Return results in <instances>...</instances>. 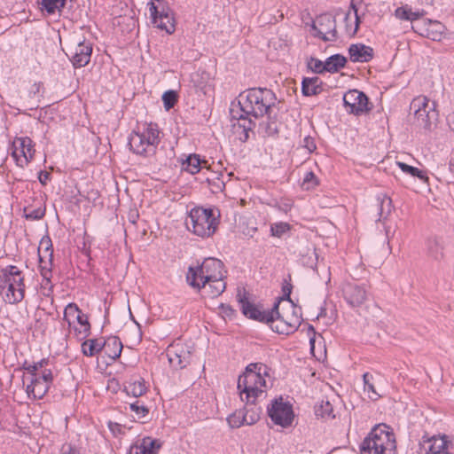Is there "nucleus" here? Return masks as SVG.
<instances>
[{
    "mask_svg": "<svg viewBox=\"0 0 454 454\" xmlns=\"http://www.w3.org/2000/svg\"><path fill=\"white\" fill-rule=\"evenodd\" d=\"M277 102L276 94L267 88H250L239 93L238 104H232L230 112L231 119L237 120L243 129L244 141L248 139V132L255 128V120L273 113Z\"/></svg>",
    "mask_w": 454,
    "mask_h": 454,
    "instance_id": "nucleus-1",
    "label": "nucleus"
},
{
    "mask_svg": "<svg viewBox=\"0 0 454 454\" xmlns=\"http://www.w3.org/2000/svg\"><path fill=\"white\" fill-rule=\"evenodd\" d=\"M282 299H278L270 309H269V317L266 319V325L270 329L278 333L289 335L294 333L301 325V317L298 315L293 305L285 309L280 308Z\"/></svg>",
    "mask_w": 454,
    "mask_h": 454,
    "instance_id": "nucleus-2",
    "label": "nucleus"
},
{
    "mask_svg": "<svg viewBox=\"0 0 454 454\" xmlns=\"http://www.w3.org/2000/svg\"><path fill=\"white\" fill-rule=\"evenodd\" d=\"M360 454H396L395 438L386 425H378L360 444Z\"/></svg>",
    "mask_w": 454,
    "mask_h": 454,
    "instance_id": "nucleus-3",
    "label": "nucleus"
},
{
    "mask_svg": "<svg viewBox=\"0 0 454 454\" xmlns=\"http://www.w3.org/2000/svg\"><path fill=\"white\" fill-rule=\"evenodd\" d=\"M0 294L4 295V301L10 304L24 299V277L17 266L9 265L0 270Z\"/></svg>",
    "mask_w": 454,
    "mask_h": 454,
    "instance_id": "nucleus-4",
    "label": "nucleus"
},
{
    "mask_svg": "<svg viewBox=\"0 0 454 454\" xmlns=\"http://www.w3.org/2000/svg\"><path fill=\"white\" fill-rule=\"evenodd\" d=\"M218 278H224L223 263L212 257L206 258L195 268L189 267L186 276L188 284L198 289H200V283L201 286H205V283Z\"/></svg>",
    "mask_w": 454,
    "mask_h": 454,
    "instance_id": "nucleus-5",
    "label": "nucleus"
},
{
    "mask_svg": "<svg viewBox=\"0 0 454 454\" xmlns=\"http://www.w3.org/2000/svg\"><path fill=\"white\" fill-rule=\"evenodd\" d=\"M160 130L156 123H149L143 131H133L129 137V149L145 157L154 155L160 143Z\"/></svg>",
    "mask_w": 454,
    "mask_h": 454,
    "instance_id": "nucleus-6",
    "label": "nucleus"
},
{
    "mask_svg": "<svg viewBox=\"0 0 454 454\" xmlns=\"http://www.w3.org/2000/svg\"><path fill=\"white\" fill-rule=\"evenodd\" d=\"M211 208L197 207L191 210L189 220L186 221L188 230L192 231L195 235L205 238L215 233L218 220Z\"/></svg>",
    "mask_w": 454,
    "mask_h": 454,
    "instance_id": "nucleus-7",
    "label": "nucleus"
},
{
    "mask_svg": "<svg viewBox=\"0 0 454 454\" xmlns=\"http://www.w3.org/2000/svg\"><path fill=\"white\" fill-rule=\"evenodd\" d=\"M265 386L266 380L260 372H244L238 380L240 398L247 403V405L255 404L257 398L263 395Z\"/></svg>",
    "mask_w": 454,
    "mask_h": 454,
    "instance_id": "nucleus-8",
    "label": "nucleus"
},
{
    "mask_svg": "<svg viewBox=\"0 0 454 454\" xmlns=\"http://www.w3.org/2000/svg\"><path fill=\"white\" fill-rule=\"evenodd\" d=\"M410 108L414 110L417 125L425 129H430L437 121L438 114L435 110V103L430 102L425 96L413 98Z\"/></svg>",
    "mask_w": 454,
    "mask_h": 454,
    "instance_id": "nucleus-9",
    "label": "nucleus"
},
{
    "mask_svg": "<svg viewBox=\"0 0 454 454\" xmlns=\"http://www.w3.org/2000/svg\"><path fill=\"white\" fill-rule=\"evenodd\" d=\"M149 12L153 24L168 34L175 31V22L172 12L164 0H152Z\"/></svg>",
    "mask_w": 454,
    "mask_h": 454,
    "instance_id": "nucleus-10",
    "label": "nucleus"
},
{
    "mask_svg": "<svg viewBox=\"0 0 454 454\" xmlns=\"http://www.w3.org/2000/svg\"><path fill=\"white\" fill-rule=\"evenodd\" d=\"M310 27L314 31L313 35L324 42H334L338 38L336 20L330 13L319 15L316 20H312Z\"/></svg>",
    "mask_w": 454,
    "mask_h": 454,
    "instance_id": "nucleus-11",
    "label": "nucleus"
},
{
    "mask_svg": "<svg viewBox=\"0 0 454 454\" xmlns=\"http://www.w3.org/2000/svg\"><path fill=\"white\" fill-rule=\"evenodd\" d=\"M346 111L354 115H361L372 110V105L365 93L358 90H349L343 96Z\"/></svg>",
    "mask_w": 454,
    "mask_h": 454,
    "instance_id": "nucleus-12",
    "label": "nucleus"
},
{
    "mask_svg": "<svg viewBox=\"0 0 454 454\" xmlns=\"http://www.w3.org/2000/svg\"><path fill=\"white\" fill-rule=\"evenodd\" d=\"M268 415L276 425L282 427L291 426L294 417L291 404L283 402L282 397L271 402V404L268 406Z\"/></svg>",
    "mask_w": 454,
    "mask_h": 454,
    "instance_id": "nucleus-13",
    "label": "nucleus"
},
{
    "mask_svg": "<svg viewBox=\"0 0 454 454\" xmlns=\"http://www.w3.org/2000/svg\"><path fill=\"white\" fill-rule=\"evenodd\" d=\"M92 44L85 40H77L67 45V56L70 59L74 68L85 67L90 60Z\"/></svg>",
    "mask_w": 454,
    "mask_h": 454,
    "instance_id": "nucleus-14",
    "label": "nucleus"
},
{
    "mask_svg": "<svg viewBox=\"0 0 454 454\" xmlns=\"http://www.w3.org/2000/svg\"><path fill=\"white\" fill-rule=\"evenodd\" d=\"M237 301L240 305L242 313L248 318L266 324L269 317V309H264L262 306L254 304L248 300L245 289H238Z\"/></svg>",
    "mask_w": 454,
    "mask_h": 454,
    "instance_id": "nucleus-15",
    "label": "nucleus"
},
{
    "mask_svg": "<svg viewBox=\"0 0 454 454\" xmlns=\"http://www.w3.org/2000/svg\"><path fill=\"white\" fill-rule=\"evenodd\" d=\"M34 143L28 137H17L12 143V155L15 158L17 164L23 168L34 158Z\"/></svg>",
    "mask_w": 454,
    "mask_h": 454,
    "instance_id": "nucleus-16",
    "label": "nucleus"
},
{
    "mask_svg": "<svg viewBox=\"0 0 454 454\" xmlns=\"http://www.w3.org/2000/svg\"><path fill=\"white\" fill-rule=\"evenodd\" d=\"M343 297L352 308L360 307L367 298V291L364 286L347 283L342 287Z\"/></svg>",
    "mask_w": 454,
    "mask_h": 454,
    "instance_id": "nucleus-17",
    "label": "nucleus"
},
{
    "mask_svg": "<svg viewBox=\"0 0 454 454\" xmlns=\"http://www.w3.org/2000/svg\"><path fill=\"white\" fill-rule=\"evenodd\" d=\"M167 356L170 365L176 369H183L190 364L191 354L182 345L172 346Z\"/></svg>",
    "mask_w": 454,
    "mask_h": 454,
    "instance_id": "nucleus-18",
    "label": "nucleus"
},
{
    "mask_svg": "<svg viewBox=\"0 0 454 454\" xmlns=\"http://www.w3.org/2000/svg\"><path fill=\"white\" fill-rule=\"evenodd\" d=\"M28 380L26 387L28 397L42 399L50 389L51 385L42 380L40 375H30Z\"/></svg>",
    "mask_w": 454,
    "mask_h": 454,
    "instance_id": "nucleus-19",
    "label": "nucleus"
},
{
    "mask_svg": "<svg viewBox=\"0 0 454 454\" xmlns=\"http://www.w3.org/2000/svg\"><path fill=\"white\" fill-rule=\"evenodd\" d=\"M348 53L352 62H369L373 58V49L363 43L351 44Z\"/></svg>",
    "mask_w": 454,
    "mask_h": 454,
    "instance_id": "nucleus-20",
    "label": "nucleus"
},
{
    "mask_svg": "<svg viewBox=\"0 0 454 454\" xmlns=\"http://www.w3.org/2000/svg\"><path fill=\"white\" fill-rule=\"evenodd\" d=\"M323 82L317 77H305L301 82V92L303 96H317L323 91Z\"/></svg>",
    "mask_w": 454,
    "mask_h": 454,
    "instance_id": "nucleus-21",
    "label": "nucleus"
},
{
    "mask_svg": "<svg viewBox=\"0 0 454 454\" xmlns=\"http://www.w3.org/2000/svg\"><path fill=\"white\" fill-rule=\"evenodd\" d=\"M266 121L259 124V130L264 137H273L279 132V123L277 121V114L273 113L265 114Z\"/></svg>",
    "mask_w": 454,
    "mask_h": 454,
    "instance_id": "nucleus-22",
    "label": "nucleus"
},
{
    "mask_svg": "<svg viewBox=\"0 0 454 454\" xmlns=\"http://www.w3.org/2000/svg\"><path fill=\"white\" fill-rule=\"evenodd\" d=\"M122 348L123 346L121 341L116 336H111L107 340H104L103 350L105 354L113 360L121 356Z\"/></svg>",
    "mask_w": 454,
    "mask_h": 454,
    "instance_id": "nucleus-23",
    "label": "nucleus"
},
{
    "mask_svg": "<svg viewBox=\"0 0 454 454\" xmlns=\"http://www.w3.org/2000/svg\"><path fill=\"white\" fill-rule=\"evenodd\" d=\"M427 253L433 260L440 261L443 258L442 240L437 237L429 238L426 243Z\"/></svg>",
    "mask_w": 454,
    "mask_h": 454,
    "instance_id": "nucleus-24",
    "label": "nucleus"
},
{
    "mask_svg": "<svg viewBox=\"0 0 454 454\" xmlns=\"http://www.w3.org/2000/svg\"><path fill=\"white\" fill-rule=\"evenodd\" d=\"M226 284L223 278L212 279V281L205 283V286H200V289H203L204 293L210 298L218 297L224 292Z\"/></svg>",
    "mask_w": 454,
    "mask_h": 454,
    "instance_id": "nucleus-25",
    "label": "nucleus"
},
{
    "mask_svg": "<svg viewBox=\"0 0 454 454\" xmlns=\"http://www.w3.org/2000/svg\"><path fill=\"white\" fill-rule=\"evenodd\" d=\"M203 164H207L206 160H201L198 154H190L182 162V169L192 175L200 172Z\"/></svg>",
    "mask_w": 454,
    "mask_h": 454,
    "instance_id": "nucleus-26",
    "label": "nucleus"
},
{
    "mask_svg": "<svg viewBox=\"0 0 454 454\" xmlns=\"http://www.w3.org/2000/svg\"><path fill=\"white\" fill-rule=\"evenodd\" d=\"M347 63V58L341 54H334L330 56L325 61V70L329 73H336L344 67Z\"/></svg>",
    "mask_w": 454,
    "mask_h": 454,
    "instance_id": "nucleus-27",
    "label": "nucleus"
},
{
    "mask_svg": "<svg viewBox=\"0 0 454 454\" xmlns=\"http://www.w3.org/2000/svg\"><path fill=\"white\" fill-rule=\"evenodd\" d=\"M104 349V341L90 339L82 342V352L86 356H93Z\"/></svg>",
    "mask_w": 454,
    "mask_h": 454,
    "instance_id": "nucleus-28",
    "label": "nucleus"
},
{
    "mask_svg": "<svg viewBox=\"0 0 454 454\" xmlns=\"http://www.w3.org/2000/svg\"><path fill=\"white\" fill-rule=\"evenodd\" d=\"M76 321L80 325V328H74L75 334L78 339L83 340L90 334V324L89 323L88 317L83 313L78 314Z\"/></svg>",
    "mask_w": 454,
    "mask_h": 454,
    "instance_id": "nucleus-29",
    "label": "nucleus"
},
{
    "mask_svg": "<svg viewBox=\"0 0 454 454\" xmlns=\"http://www.w3.org/2000/svg\"><path fill=\"white\" fill-rule=\"evenodd\" d=\"M429 446L428 450L426 453H432L433 451L441 452L444 450H448L449 448V441L445 435L442 436H433L428 441Z\"/></svg>",
    "mask_w": 454,
    "mask_h": 454,
    "instance_id": "nucleus-30",
    "label": "nucleus"
},
{
    "mask_svg": "<svg viewBox=\"0 0 454 454\" xmlns=\"http://www.w3.org/2000/svg\"><path fill=\"white\" fill-rule=\"evenodd\" d=\"M125 390L128 395H131L133 397L137 398L146 393L147 387H145V380L141 379L139 380L129 382L128 386L125 387Z\"/></svg>",
    "mask_w": 454,
    "mask_h": 454,
    "instance_id": "nucleus-31",
    "label": "nucleus"
},
{
    "mask_svg": "<svg viewBox=\"0 0 454 454\" xmlns=\"http://www.w3.org/2000/svg\"><path fill=\"white\" fill-rule=\"evenodd\" d=\"M380 221L383 218H387L392 210V200L387 195L379 196L377 198Z\"/></svg>",
    "mask_w": 454,
    "mask_h": 454,
    "instance_id": "nucleus-32",
    "label": "nucleus"
},
{
    "mask_svg": "<svg viewBox=\"0 0 454 454\" xmlns=\"http://www.w3.org/2000/svg\"><path fill=\"white\" fill-rule=\"evenodd\" d=\"M129 409L135 414V418L137 420L145 419L149 415V408L146 406L142 401L136 400L135 402L129 403Z\"/></svg>",
    "mask_w": 454,
    "mask_h": 454,
    "instance_id": "nucleus-33",
    "label": "nucleus"
},
{
    "mask_svg": "<svg viewBox=\"0 0 454 454\" xmlns=\"http://www.w3.org/2000/svg\"><path fill=\"white\" fill-rule=\"evenodd\" d=\"M138 448L145 454H157L158 450L160 448V443L156 439L145 437L143 438L141 444L138 445Z\"/></svg>",
    "mask_w": 454,
    "mask_h": 454,
    "instance_id": "nucleus-34",
    "label": "nucleus"
},
{
    "mask_svg": "<svg viewBox=\"0 0 454 454\" xmlns=\"http://www.w3.org/2000/svg\"><path fill=\"white\" fill-rule=\"evenodd\" d=\"M82 313L77 304L70 302L65 308L63 319L71 326L74 321L77 319V315H81Z\"/></svg>",
    "mask_w": 454,
    "mask_h": 454,
    "instance_id": "nucleus-35",
    "label": "nucleus"
},
{
    "mask_svg": "<svg viewBox=\"0 0 454 454\" xmlns=\"http://www.w3.org/2000/svg\"><path fill=\"white\" fill-rule=\"evenodd\" d=\"M372 380L373 376L369 372H365L363 375V380L364 385V389L365 392L368 393L369 398H371L372 400H378L380 397V395L375 390Z\"/></svg>",
    "mask_w": 454,
    "mask_h": 454,
    "instance_id": "nucleus-36",
    "label": "nucleus"
},
{
    "mask_svg": "<svg viewBox=\"0 0 454 454\" xmlns=\"http://www.w3.org/2000/svg\"><path fill=\"white\" fill-rule=\"evenodd\" d=\"M227 421L231 427L239 428L243 425H247L246 413L243 410H239L230 415Z\"/></svg>",
    "mask_w": 454,
    "mask_h": 454,
    "instance_id": "nucleus-37",
    "label": "nucleus"
},
{
    "mask_svg": "<svg viewBox=\"0 0 454 454\" xmlns=\"http://www.w3.org/2000/svg\"><path fill=\"white\" fill-rule=\"evenodd\" d=\"M243 411H245L246 413L247 425H254L258 421L260 418L259 414L261 412V409L259 407H256L255 404H246Z\"/></svg>",
    "mask_w": 454,
    "mask_h": 454,
    "instance_id": "nucleus-38",
    "label": "nucleus"
},
{
    "mask_svg": "<svg viewBox=\"0 0 454 454\" xmlns=\"http://www.w3.org/2000/svg\"><path fill=\"white\" fill-rule=\"evenodd\" d=\"M316 416L321 418H335L333 414V407L329 401L322 402L320 405L316 407Z\"/></svg>",
    "mask_w": 454,
    "mask_h": 454,
    "instance_id": "nucleus-39",
    "label": "nucleus"
},
{
    "mask_svg": "<svg viewBox=\"0 0 454 454\" xmlns=\"http://www.w3.org/2000/svg\"><path fill=\"white\" fill-rule=\"evenodd\" d=\"M65 2L66 0H42L41 4L49 14H53L65 6Z\"/></svg>",
    "mask_w": 454,
    "mask_h": 454,
    "instance_id": "nucleus-40",
    "label": "nucleus"
},
{
    "mask_svg": "<svg viewBox=\"0 0 454 454\" xmlns=\"http://www.w3.org/2000/svg\"><path fill=\"white\" fill-rule=\"evenodd\" d=\"M318 184V180L313 172H307L303 177L301 187L303 190H311Z\"/></svg>",
    "mask_w": 454,
    "mask_h": 454,
    "instance_id": "nucleus-41",
    "label": "nucleus"
},
{
    "mask_svg": "<svg viewBox=\"0 0 454 454\" xmlns=\"http://www.w3.org/2000/svg\"><path fill=\"white\" fill-rule=\"evenodd\" d=\"M290 229V224L283 222L274 223L270 226L271 235L278 238L282 237Z\"/></svg>",
    "mask_w": 454,
    "mask_h": 454,
    "instance_id": "nucleus-42",
    "label": "nucleus"
},
{
    "mask_svg": "<svg viewBox=\"0 0 454 454\" xmlns=\"http://www.w3.org/2000/svg\"><path fill=\"white\" fill-rule=\"evenodd\" d=\"M162 101L166 110L171 109L177 101L176 92L174 90L165 91L162 95Z\"/></svg>",
    "mask_w": 454,
    "mask_h": 454,
    "instance_id": "nucleus-43",
    "label": "nucleus"
},
{
    "mask_svg": "<svg viewBox=\"0 0 454 454\" xmlns=\"http://www.w3.org/2000/svg\"><path fill=\"white\" fill-rule=\"evenodd\" d=\"M308 67L316 74H323L325 70V62L316 58H310L308 61Z\"/></svg>",
    "mask_w": 454,
    "mask_h": 454,
    "instance_id": "nucleus-44",
    "label": "nucleus"
},
{
    "mask_svg": "<svg viewBox=\"0 0 454 454\" xmlns=\"http://www.w3.org/2000/svg\"><path fill=\"white\" fill-rule=\"evenodd\" d=\"M425 24L426 20L417 21L412 24L411 27L414 32L419 34L420 35L436 40V35H433L432 37L430 36L428 29L424 27Z\"/></svg>",
    "mask_w": 454,
    "mask_h": 454,
    "instance_id": "nucleus-45",
    "label": "nucleus"
},
{
    "mask_svg": "<svg viewBox=\"0 0 454 454\" xmlns=\"http://www.w3.org/2000/svg\"><path fill=\"white\" fill-rule=\"evenodd\" d=\"M48 363H49V360L43 358L37 363L29 364L28 368H27V372L30 375H40L38 371H40V370L43 371V369H45L44 367L48 364Z\"/></svg>",
    "mask_w": 454,
    "mask_h": 454,
    "instance_id": "nucleus-46",
    "label": "nucleus"
},
{
    "mask_svg": "<svg viewBox=\"0 0 454 454\" xmlns=\"http://www.w3.org/2000/svg\"><path fill=\"white\" fill-rule=\"evenodd\" d=\"M45 215V209L42 207H37L35 209H31L28 212L25 209V217L27 220H40Z\"/></svg>",
    "mask_w": 454,
    "mask_h": 454,
    "instance_id": "nucleus-47",
    "label": "nucleus"
},
{
    "mask_svg": "<svg viewBox=\"0 0 454 454\" xmlns=\"http://www.w3.org/2000/svg\"><path fill=\"white\" fill-rule=\"evenodd\" d=\"M266 370H267V367L261 364V363H254V364H250L247 366L246 368V372H253V373H257V372H260V375L262 376V374H266Z\"/></svg>",
    "mask_w": 454,
    "mask_h": 454,
    "instance_id": "nucleus-48",
    "label": "nucleus"
},
{
    "mask_svg": "<svg viewBox=\"0 0 454 454\" xmlns=\"http://www.w3.org/2000/svg\"><path fill=\"white\" fill-rule=\"evenodd\" d=\"M395 16L403 20H410L411 18L410 17V8L408 6L398 7L395 11Z\"/></svg>",
    "mask_w": 454,
    "mask_h": 454,
    "instance_id": "nucleus-49",
    "label": "nucleus"
},
{
    "mask_svg": "<svg viewBox=\"0 0 454 454\" xmlns=\"http://www.w3.org/2000/svg\"><path fill=\"white\" fill-rule=\"evenodd\" d=\"M292 287H293L292 285L289 282H287L286 280H285V284L283 285V287H282L283 297H280L279 299H282L281 301H287L288 302L291 303L290 305L294 306V303L290 299Z\"/></svg>",
    "mask_w": 454,
    "mask_h": 454,
    "instance_id": "nucleus-50",
    "label": "nucleus"
},
{
    "mask_svg": "<svg viewBox=\"0 0 454 454\" xmlns=\"http://www.w3.org/2000/svg\"><path fill=\"white\" fill-rule=\"evenodd\" d=\"M60 454H81V449L71 443L62 445Z\"/></svg>",
    "mask_w": 454,
    "mask_h": 454,
    "instance_id": "nucleus-51",
    "label": "nucleus"
},
{
    "mask_svg": "<svg viewBox=\"0 0 454 454\" xmlns=\"http://www.w3.org/2000/svg\"><path fill=\"white\" fill-rule=\"evenodd\" d=\"M39 374L42 380L51 385L53 381V374L51 369H43Z\"/></svg>",
    "mask_w": 454,
    "mask_h": 454,
    "instance_id": "nucleus-52",
    "label": "nucleus"
},
{
    "mask_svg": "<svg viewBox=\"0 0 454 454\" xmlns=\"http://www.w3.org/2000/svg\"><path fill=\"white\" fill-rule=\"evenodd\" d=\"M303 146L308 149L309 153L314 152L317 148L314 139L309 136L304 137Z\"/></svg>",
    "mask_w": 454,
    "mask_h": 454,
    "instance_id": "nucleus-53",
    "label": "nucleus"
},
{
    "mask_svg": "<svg viewBox=\"0 0 454 454\" xmlns=\"http://www.w3.org/2000/svg\"><path fill=\"white\" fill-rule=\"evenodd\" d=\"M398 167L406 174L412 176L414 173H417V168L410 166L404 162H397Z\"/></svg>",
    "mask_w": 454,
    "mask_h": 454,
    "instance_id": "nucleus-54",
    "label": "nucleus"
},
{
    "mask_svg": "<svg viewBox=\"0 0 454 454\" xmlns=\"http://www.w3.org/2000/svg\"><path fill=\"white\" fill-rule=\"evenodd\" d=\"M50 177H51V174L49 172H47V171H40L39 172L38 179H39V182L43 185H45L47 184Z\"/></svg>",
    "mask_w": 454,
    "mask_h": 454,
    "instance_id": "nucleus-55",
    "label": "nucleus"
},
{
    "mask_svg": "<svg viewBox=\"0 0 454 454\" xmlns=\"http://www.w3.org/2000/svg\"><path fill=\"white\" fill-rule=\"evenodd\" d=\"M44 244L46 245L45 252H49V255L51 257L52 256V249H51L52 245H51V239L48 237H47V239H42L40 245L43 246Z\"/></svg>",
    "mask_w": 454,
    "mask_h": 454,
    "instance_id": "nucleus-56",
    "label": "nucleus"
},
{
    "mask_svg": "<svg viewBox=\"0 0 454 454\" xmlns=\"http://www.w3.org/2000/svg\"><path fill=\"white\" fill-rule=\"evenodd\" d=\"M411 176L418 177L419 180L427 182L428 177L426 175V172L420 170L417 168V173H414Z\"/></svg>",
    "mask_w": 454,
    "mask_h": 454,
    "instance_id": "nucleus-57",
    "label": "nucleus"
},
{
    "mask_svg": "<svg viewBox=\"0 0 454 454\" xmlns=\"http://www.w3.org/2000/svg\"><path fill=\"white\" fill-rule=\"evenodd\" d=\"M311 254L314 256V258H312V256H309V261L304 262V263L308 264L310 268H313L314 265H316V262L317 260V255L316 254L315 249L312 251Z\"/></svg>",
    "mask_w": 454,
    "mask_h": 454,
    "instance_id": "nucleus-58",
    "label": "nucleus"
},
{
    "mask_svg": "<svg viewBox=\"0 0 454 454\" xmlns=\"http://www.w3.org/2000/svg\"><path fill=\"white\" fill-rule=\"evenodd\" d=\"M422 15L423 12H412L411 9L410 8V17L411 18L410 20L411 22L419 20Z\"/></svg>",
    "mask_w": 454,
    "mask_h": 454,
    "instance_id": "nucleus-59",
    "label": "nucleus"
},
{
    "mask_svg": "<svg viewBox=\"0 0 454 454\" xmlns=\"http://www.w3.org/2000/svg\"><path fill=\"white\" fill-rule=\"evenodd\" d=\"M355 17H356L355 28H354V30L352 32V35H355L357 32V30L359 28V24L361 22L360 17H359L358 13H357V9H355Z\"/></svg>",
    "mask_w": 454,
    "mask_h": 454,
    "instance_id": "nucleus-60",
    "label": "nucleus"
},
{
    "mask_svg": "<svg viewBox=\"0 0 454 454\" xmlns=\"http://www.w3.org/2000/svg\"><path fill=\"white\" fill-rule=\"evenodd\" d=\"M447 121L450 129L454 131V113L448 115Z\"/></svg>",
    "mask_w": 454,
    "mask_h": 454,
    "instance_id": "nucleus-61",
    "label": "nucleus"
},
{
    "mask_svg": "<svg viewBox=\"0 0 454 454\" xmlns=\"http://www.w3.org/2000/svg\"><path fill=\"white\" fill-rule=\"evenodd\" d=\"M42 276L47 282H50L51 270H46L45 268H43Z\"/></svg>",
    "mask_w": 454,
    "mask_h": 454,
    "instance_id": "nucleus-62",
    "label": "nucleus"
},
{
    "mask_svg": "<svg viewBox=\"0 0 454 454\" xmlns=\"http://www.w3.org/2000/svg\"><path fill=\"white\" fill-rule=\"evenodd\" d=\"M137 218H138L137 212L134 211V212L129 213V219L132 223H135Z\"/></svg>",
    "mask_w": 454,
    "mask_h": 454,
    "instance_id": "nucleus-63",
    "label": "nucleus"
},
{
    "mask_svg": "<svg viewBox=\"0 0 454 454\" xmlns=\"http://www.w3.org/2000/svg\"><path fill=\"white\" fill-rule=\"evenodd\" d=\"M449 170L452 175H454V157H452L449 162Z\"/></svg>",
    "mask_w": 454,
    "mask_h": 454,
    "instance_id": "nucleus-64",
    "label": "nucleus"
}]
</instances>
